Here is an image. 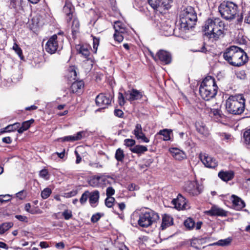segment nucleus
<instances>
[{"mask_svg": "<svg viewBox=\"0 0 250 250\" xmlns=\"http://www.w3.org/2000/svg\"><path fill=\"white\" fill-rule=\"evenodd\" d=\"M223 58L231 65L240 66L248 61L247 54L240 47L231 46L223 53Z\"/></svg>", "mask_w": 250, "mask_h": 250, "instance_id": "obj_1", "label": "nucleus"}, {"mask_svg": "<svg viewBox=\"0 0 250 250\" xmlns=\"http://www.w3.org/2000/svg\"><path fill=\"white\" fill-rule=\"evenodd\" d=\"M246 100L243 94L230 95L226 101L228 112L233 115H240L244 111Z\"/></svg>", "mask_w": 250, "mask_h": 250, "instance_id": "obj_2", "label": "nucleus"}, {"mask_svg": "<svg viewBox=\"0 0 250 250\" xmlns=\"http://www.w3.org/2000/svg\"><path fill=\"white\" fill-rule=\"evenodd\" d=\"M197 20V14L194 9L191 6H188L180 13L179 29L182 32H186L194 26Z\"/></svg>", "mask_w": 250, "mask_h": 250, "instance_id": "obj_3", "label": "nucleus"}, {"mask_svg": "<svg viewBox=\"0 0 250 250\" xmlns=\"http://www.w3.org/2000/svg\"><path fill=\"white\" fill-rule=\"evenodd\" d=\"M218 88L215 79L208 76L204 78L200 84L199 93L204 100L209 101L216 96Z\"/></svg>", "mask_w": 250, "mask_h": 250, "instance_id": "obj_4", "label": "nucleus"}, {"mask_svg": "<svg viewBox=\"0 0 250 250\" xmlns=\"http://www.w3.org/2000/svg\"><path fill=\"white\" fill-rule=\"evenodd\" d=\"M138 225L142 228H148L159 220L158 214L154 211L149 209L142 211L139 214Z\"/></svg>", "mask_w": 250, "mask_h": 250, "instance_id": "obj_5", "label": "nucleus"}, {"mask_svg": "<svg viewBox=\"0 0 250 250\" xmlns=\"http://www.w3.org/2000/svg\"><path fill=\"white\" fill-rule=\"evenodd\" d=\"M237 5L231 1H224L219 7L221 16L226 20L233 19L237 14Z\"/></svg>", "mask_w": 250, "mask_h": 250, "instance_id": "obj_6", "label": "nucleus"}, {"mask_svg": "<svg viewBox=\"0 0 250 250\" xmlns=\"http://www.w3.org/2000/svg\"><path fill=\"white\" fill-rule=\"evenodd\" d=\"M63 39L58 38L57 35L52 36L46 42L45 45L46 51L51 54L61 50L62 48Z\"/></svg>", "mask_w": 250, "mask_h": 250, "instance_id": "obj_7", "label": "nucleus"}, {"mask_svg": "<svg viewBox=\"0 0 250 250\" xmlns=\"http://www.w3.org/2000/svg\"><path fill=\"white\" fill-rule=\"evenodd\" d=\"M148 2L154 10L160 11L169 9L173 0H148Z\"/></svg>", "mask_w": 250, "mask_h": 250, "instance_id": "obj_8", "label": "nucleus"}, {"mask_svg": "<svg viewBox=\"0 0 250 250\" xmlns=\"http://www.w3.org/2000/svg\"><path fill=\"white\" fill-rule=\"evenodd\" d=\"M114 28L115 29L114 40L118 42H122L124 39L123 34L127 32V29L124 24L120 21L114 22Z\"/></svg>", "mask_w": 250, "mask_h": 250, "instance_id": "obj_9", "label": "nucleus"}, {"mask_svg": "<svg viewBox=\"0 0 250 250\" xmlns=\"http://www.w3.org/2000/svg\"><path fill=\"white\" fill-rule=\"evenodd\" d=\"M185 191L192 196L199 195L202 192V188L196 181H188L184 187Z\"/></svg>", "mask_w": 250, "mask_h": 250, "instance_id": "obj_10", "label": "nucleus"}, {"mask_svg": "<svg viewBox=\"0 0 250 250\" xmlns=\"http://www.w3.org/2000/svg\"><path fill=\"white\" fill-rule=\"evenodd\" d=\"M219 23H216V26L212 29V32L210 35V38H213L217 40L220 37H223L224 30L226 26L225 23L219 19Z\"/></svg>", "mask_w": 250, "mask_h": 250, "instance_id": "obj_11", "label": "nucleus"}, {"mask_svg": "<svg viewBox=\"0 0 250 250\" xmlns=\"http://www.w3.org/2000/svg\"><path fill=\"white\" fill-rule=\"evenodd\" d=\"M111 99L112 97L109 94L101 93L96 97L95 102L97 106L105 108L110 104Z\"/></svg>", "mask_w": 250, "mask_h": 250, "instance_id": "obj_12", "label": "nucleus"}, {"mask_svg": "<svg viewBox=\"0 0 250 250\" xmlns=\"http://www.w3.org/2000/svg\"><path fill=\"white\" fill-rule=\"evenodd\" d=\"M152 56L156 61L159 60L165 64H168L171 62V55L170 53L163 50L158 52L155 56L153 55Z\"/></svg>", "mask_w": 250, "mask_h": 250, "instance_id": "obj_13", "label": "nucleus"}, {"mask_svg": "<svg viewBox=\"0 0 250 250\" xmlns=\"http://www.w3.org/2000/svg\"><path fill=\"white\" fill-rule=\"evenodd\" d=\"M200 159L207 167L214 168L218 165V162L214 158L206 153L200 154Z\"/></svg>", "mask_w": 250, "mask_h": 250, "instance_id": "obj_14", "label": "nucleus"}, {"mask_svg": "<svg viewBox=\"0 0 250 250\" xmlns=\"http://www.w3.org/2000/svg\"><path fill=\"white\" fill-rule=\"evenodd\" d=\"M143 96V92L136 89L132 88L125 91V99L130 102L141 99Z\"/></svg>", "mask_w": 250, "mask_h": 250, "instance_id": "obj_15", "label": "nucleus"}, {"mask_svg": "<svg viewBox=\"0 0 250 250\" xmlns=\"http://www.w3.org/2000/svg\"><path fill=\"white\" fill-rule=\"evenodd\" d=\"M170 23V21H167L160 22L159 25L158 24L162 33L166 36L172 35L174 31L173 27L171 26Z\"/></svg>", "mask_w": 250, "mask_h": 250, "instance_id": "obj_16", "label": "nucleus"}, {"mask_svg": "<svg viewBox=\"0 0 250 250\" xmlns=\"http://www.w3.org/2000/svg\"><path fill=\"white\" fill-rule=\"evenodd\" d=\"M133 132L137 139L141 140L142 142L145 143H148L149 142V140L146 137L145 134L143 132L141 124H136Z\"/></svg>", "mask_w": 250, "mask_h": 250, "instance_id": "obj_17", "label": "nucleus"}, {"mask_svg": "<svg viewBox=\"0 0 250 250\" xmlns=\"http://www.w3.org/2000/svg\"><path fill=\"white\" fill-rule=\"evenodd\" d=\"M219 23V19H215L214 20L208 19L206 21L204 26V30L205 32H206V34L209 36V38L211 33L212 32V29L213 28H214V26H216V23Z\"/></svg>", "mask_w": 250, "mask_h": 250, "instance_id": "obj_18", "label": "nucleus"}, {"mask_svg": "<svg viewBox=\"0 0 250 250\" xmlns=\"http://www.w3.org/2000/svg\"><path fill=\"white\" fill-rule=\"evenodd\" d=\"M206 213L210 216L225 217L228 215V212L221 208L214 206L211 207L210 210L207 211Z\"/></svg>", "mask_w": 250, "mask_h": 250, "instance_id": "obj_19", "label": "nucleus"}, {"mask_svg": "<svg viewBox=\"0 0 250 250\" xmlns=\"http://www.w3.org/2000/svg\"><path fill=\"white\" fill-rule=\"evenodd\" d=\"M206 43L203 40L194 42L193 43L191 51L193 52H202L206 53L208 51L206 48Z\"/></svg>", "mask_w": 250, "mask_h": 250, "instance_id": "obj_20", "label": "nucleus"}, {"mask_svg": "<svg viewBox=\"0 0 250 250\" xmlns=\"http://www.w3.org/2000/svg\"><path fill=\"white\" fill-rule=\"evenodd\" d=\"M172 203L175 206V208L179 210L187 208L186 199L181 194H179L176 199H173Z\"/></svg>", "mask_w": 250, "mask_h": 250, "instance_id": "obj_21", "label": "nucleus"}, {"mask_svg": "<svg viewBox=\"0 0 250 250\" xmlns=\"http://www.w3.org/2000/svg\"><path fill=\"white\" fill-rule=\"evenodd\" d=\"M84 82L83 81H76L72 83L70 90L73 93H81L84 88Z\"/></svg>", "mask_w": 250, "mask_h": 250, "instance_id": "obj_22", "label": "nucleus"}, {"mask_svg": "<svg viewBox=\"0 0 250 250\" xmlns=\"http://www.w3.org/2000/svg\"><path fill=\"white\" fill-rule=\"evenodd\" d=\"M173 224V219L170 215L164 214L162 216V222L160 226V229L162 230L166 229Z\"/></svg>", "mask_w": 250, "mask_h": 250, "instance_id": "obj_23", "label": "nucleus"}, {"mask_svg": "<svg viewBox=\"0 0 250 250\" xmlns=\"http://www.w3.org/2000/svg\"><path fill=\"white\" fill-rule=\"evenodd\" d=\"M218 176L223 181L228 182L231 180L234 177V172L232 170H221L218 173Z\"/></svg>", "mask_w": 250, "mask_h": 250, "instance_id": "obj_24", "label": "nucleus"}, {"mask_svg": "<svg viewBox=\"0 0 250 250\" xmlns=\"http://www.w3.org/2000/svg\"><path fill=\"white\" fill-rule=\"evenodd\" d=\"M74 8L69 2H66L63 8V11L66 16V21L70 22L73 18Z\"/></svg>", "mask_w": 250, "mask_h": 250, "instance_id": "obj_25", "label": "nucleus"}, {"mask_svg": "<svg viewBox=\"0 0 250 250\" xmlns=\"http://www.w3.org/2000/svg\"><path fill=\"white\" fill-rule=\"evenodd\" d=\"M109 178H110V176H94L90 179L89 184L91 186L97 187L99 186L100 181L104 182V184L106 182H108L107 179Z\"/></svg>", "mask_w": 250, "mask_h": 250, "instance_id": "obj_26", "label": "nucleus"}, {"mask_svg": "<svg viewBox=\"0 0 250 250\" xmlns=\"http://www.w3.org/2000/svg\"><path fill=\"white\" fill-rule=\"evenodd\" d=\"M169 151L176 160L181 161L186 158L185 153L178 148H171L169 149Z\"/></svg>", "mask_w": 250, "mask_h": 250, "instance_id": "obj_27", "label": "nucleus"}, {"mask_svg": "<svg viewBox=\"0 0 250 250\" xmlns=\"http://www.w3.org/2000/svg\"><path fill=\"white\" fill-rule=\"evenodd\" d=\"M231 198L232 199V205L235 209L239 210L245 207V202L240 198L235 195H232Z\"/></svg>", "mask_w": 250, "mask_h": 250, "instance_id": "obj_28", "label": "nucleus"}, {"mask_svg": "<svg viewBox=\"0 0 250 250\" xmlns=\"http://www.w3.org/2000/svg\"><path fill=\"white\" fill-rule=\"evenodd\" d=\"M195 127L196 130L200 134L204 136H208L209 135V131L208 128L206 127L205 124L201 122H197L195 123Z\"/></svg>", "mask_w": 250, "mask_h": 250, "instance_id": "obj_29", "label": "nucleus"}, {"mask_svg": "<svg viewBox=\"0 0 250 250\" xmlns=\"http://www.w3.org/2000/svg\"><path fill=\"white\" fill-rule=\"evenodd\" d=\"M100 197L99 192L97 190H94L92 192H89V203L92 207H95L93 205L95 204L99 201Z\"/></svg>", "mask_w": 250, "mask_h": 250, "instance_id": "obj_30", "label": "nucleus"}, {"mask_svg": "<svg viewBox=\"0 0 250 250\" xmlns=\"http://www.w3.org/2000/svg\"><path fill=\"white\" fill-rule=\"evenodd\" d=\"M130 150L134 153H136L139 155L144 153L147 151L146 146L142 145H136L133 147L130 148Z\"/></svg>", "mask_w": 250, "mask_h": 250, "instance_id": "obj_31", "label": "nucleus"}, {"mask_svg": "<svg viewBox=\"0 0 250 250\" xmlns=\"http://www.w3.org/2000/svg\"><path fill=\"white\" fill-rule=\"evenodd\" d=\"M76 49L79 54H81L84 58L88 59L90 52L87 47L84 45H78Z\"/></svg>", "mask_w": 250, "mask_h": 250, "instance_id": "obj_32", "label": "nucleus"}, {"mask_svg": "<svg viewBox=\"0 0 250 250\" xmlns=\"http://www.w3.org/2000/svg\"><path fill=\"white\" fill-rule=\"evenodd\" d=\"M80 23L78 19H74L72 25V34L73 38H76V35L79 32Z\"/></svg>", "mask_w": 250, "mask_h": 250, "instance_id": "obj_33", "label": "nucleus"}, {"mask_svg": "<svg viewBox=\"0 0 250 250\" xmlns=\"http://www.w3.org/2000/svg\"><path fill=\"white\" fill-rule=\"evenodd\" d=\"M125 157L124 152L120 148H118L115 152V158L119 162H123Z\"/></svg>", "mask_w": 250, "mask_h": 250, "instance_id": "obj_34", "label": "nucleus"}, {"mask_svg": "<svg viewBox=\"0 0 250 250\" xmlns=\"http://www.w3.org/2000/svg\"><path fill=\"white\" fill-rule=\"evenodd\" d=\"M207 237H204L201 239H194L192 240L190 242V246L192 247L195 248L196 249L199 250L200 249V244L202 243L205 240L208 239Z\"/></svg>", "mask_w": 250, "mask_h": 250, "instance_id": "obj_35", "label": "nucleus"}, {"mask_svg": "<svg viewBox=\"0 0 250 250\" xmlns=\"http://www.w3.org/2000/svg\"><path fill=\"white\" fill-rule=\"evenodd\" d=\"M13 223L12 222H5L0 225V234H2L10 228L12 227Z\"/></svg>", "mask_w": 250, "mask_h": 250, "instance_id": "obj_36", "label": "nucleus"}, {"mask_svg": "<svg viewBox=\"0 0 250 250\" xmlns=\"http://www.w3.org/2000/svg\"><path fill=\"white\" fill-rule=\"evenodd\" d=\"M243 137L245 144L248 148H250V128L244 132Z\"/></svg>", "mask_w": 250, "mask_h": 250, "instance_id": "obj_37", "label": "nucleus"}, {"mask_svg": "<svg viewBox=\"0 0 250 250\" xmlns=\"http://www.w3.org/2000/svg\"><path fill=\"white\" fill-rule=\"evenodd\" d=\"M170 131L167 129L161 130L158 133V134L163 135L164 136L163 140L164 141H167L170 140Z\"/></svg>", "mask_w": 250, "mask_h": 250, "instance_id": "obj_38", "label": "nucleus"}, {"mask_svg": "<svg viewBox=\"0 0 250 250\" xmlns=\"http://www.w3.org/2000/svg\"><path fill=\"white\" fill-rule=\"evenodd\" d=\"M20 125V123H15L12 125H7L5 127V129H6V131H9V132L14 131L19 128Z\"/></svg>", "mask_w": 250, "mask_h": 250, "instance_id": "obj_39", "label": "nucleus"}, {"mask_svg": "<svg viewBox=\"0 0 250 250\" xmlns=\"http://www.w3.org/2000/svg\"><path fill=\"white\" fill-rule=\"evenodd\" d=\"M184 225L187 229H191L195 226V222L192 219L189 218L185 221Z\"/></svg>", "mask_w": 250, "mask_h": 250, "instance_id": "obj_40", "label": "nucleus"}, {"mask_svg": "<svg viewBox=\"0 0 250 250\" xmlns=\"http://www.w3.org/2000/svg\"><path fill=\"white\" fill-rule=\"evenodd\" d=\"M22 0H11L9 4L10 8L17 9L21 7V5Z\"/></svg>", "mask_w": 250, "mask_h": 250, "instance_id": "obj_41", "label": "nucleus"}, {"mask_svg": "<svg viewBox=\"0 0 250 250\" xmlns=\"http://www.w3.org/2000/svg\"><path fill=\"white\" fill-rule=\"evenodd\" d=\"M68 77L73 80H76L77 78V72L74 66H70L68 69Z\"/></svg>", "mask_w": 250, "mask_h": 250, "instance_id": "obj_42", "label": "nucleus"}, {"mask_svg": "<svg viewBox=\"0 0 250 250\" xmlns=\"http://www.w3.org/2000/svg\"><path fill=\"white\" fill-rule=\"evenodd\" d=\"M87 133L86 131H82L77 132L76 134H74L73 136H74L75 141H79L81 140L82 138L86 137Z\"/></svg>", "mask_w": 250, "mask_h": 250, "instance_id": "obj_43", "label": "nucleus"}, {"mask_svg": "<svg viewBox=\"0 0 250 250\" xmlns=\"http://www.w3.org/2000/svg\"><path fill=\"white\" fill-rule=\"evenodd\" d=\"M52 193L51 189L48 188H44L41 192V196L44 199H47Z\"/></svg>", "mask_w": 250, "mask_h": 250, "instance_id": "obj_44", "label": "nucleus"}, {"mask_svg": "<svg viewBox=\"0 0 250 250\" xmlns=\"http://www.w3.org/2000/svg\"><path fill=\"white\" fill-rule=\"evenodd\" d=\"M118 103L120 106H123L125 104V93L123 94V93L119 92L118 94Z\"/></svg>", "mask_w": 250, "mask_h": 250, "instance_id": "obj_45", "label": "nucleus"}, {"mask_svg": "<svg viewBox=\"0 0 250 250\" xmlns=\"http://www.w3.org/2000/svg\"><path fill=\"white\" fill-rule=\"evenodd\" d=\"M89 191H85L82 195L80 199V202L82 204H84L89 197Z\"/></svg>", "mask_w": 250, "mask_h": 250, "instance_id": "obj_46", "label": "nucleus"}, {"mask_svg": "<svg viewBox=\"0 0 250 250\" xmlns=\"http://www.w3.org/2000/svg\"><path fill=\"white\" fill-rule=\"evenodd\" d=\"M115 199L112 197H107L105 200V205L108 208H111L113 205Z\"/></svg>", "mask_w": 250, "mask_h": 250, "instance_id": "obj_47", "label": "nucleus"}, {"mask_svg": "<svg viewBox=\"0 0 250 250\" xmlns=\"http://www.w3.org/2000/svg\"><path fill=\"white\" fill-rule=\"evenodd\" d=\"M34 122V119H31L28 121H26L22 123L21 126L24 128V129L27 130Z\"/></svg>", "mask_w": 250, "mask_h": 250, "instance_id": "obj_48", "label": "nucleus"}, {"mask_svg": "<svg viewBox=\"0 0 250 250\" xmlns=\"http://www.w3.org/2000/svg\"><path fill=\"white\" fill-rule=\"evenodd\" d=\"M13 50H15V52L19 55V56L22 59L23 57L22 56V52L21 48L19 46V45L17 43H14L13 46Z\"/></svg>", "mask_w": 250, "mask_h": 250, "instance_id": "obj_49", "label": "nucleus"}, {"mask_svg": "<svg viewBox=\"0 0 250 250\" xmlns=\"http://www.w3.org/2000/svg\"><path fill=\"white\" fill-rule=\"evenodd\" d=\"M236 77L240 80H245L247 78V75L244 70H240L236 73Z\"/></svg>", "mask_w": 250, "mask_h": 250, "instance_id": "obj_50", "label": "nucleus"}, {"mask_svg": "<svg viewBox=\"0 0 250 250\" xmlns=\"http://www.w3.org/2000/svg\"><path fill=\"white\" fill-rule=\"evenodd\" d=\"M62 215L65 220H69L72 217V211L68 209L65 210L62 212Z\"/></svg>", "mask_w": 250, "mask_h": 250, "instance_id": "obj_51", "label": "nucleus"}, {"mask_svg": "<svg viewBox=\"0 0 250 250\" xmlns=\"http://www.w3.org/2000/svg\"><path fill=\"white\" fill-rule=\"evenodd\" d=\"M124 143H125V145L126 146L129 147V146H135V144L136 142L133 139H126L125 140Z\"/></svg>", "mask_w": 250, "mask_h": 250, "instance_id": "obj_52", "label": "nucleus"}, {"mask_svg": "<svg viewBox=\"0 0 250 250\" xmlns=\"http://www.w3.org/2000/svg\"><path fill=\"white\" fill-rule=\"evenodd\" d=\"M93 38V47L95 52H96L98 46L99 44V39L95 37L92 36Z\"/></svg>", "mask_w": 250, "mask_h": 250, "instance_id": "obj_53", "label": "nucleus"}, {"mask_svg": "<svg viewBox=\"0 0 250 250\" xmlns=\"http://www.w3.org/2000/svg\"><path fill=\"white\" fill-rule=\"evenodd\" d=\"M63 142H74V136L73 135L67 136L60 138Z\"/></svg>", "mask_w": 250, "mask_h": 250, "instance_id": "obj_54", "label": "nucleus"}, {"mask_svg": "<svg viewBox=\"0 0 250 250\" xmlns=\"http://www.w3.org/2000/svg\"><path fill=\"white\" fill-rule=\"evenodd\" d=\"M101 216L100 213H97L93 215L91 218V221L93 223L97 222L101 218Z\"/></svg>", "mask_w": 250, "mask_h": 250, "instance_id": "obj_55", "label": "nucleus"}, {"mask_svg": "<svg viewBox=\"0 0 250 250\" xmlns=\"http://www.w3.org/2000/svg\"><path fill=\"white\" fill-rule=\"evenodd\" d=\"M115 193V190L112 187H108L106 189V196L107 197H111Z\"/></svg>", "mask_w": 250, "mask_h": 250, "instance_id": "obj_56", "label": "nucleus"}, {"mask_svg": "<svg viewBox=\"0 0 250 250\" xmlns=\"http://www.w3.org/2000/svg\"><path fill=\"white\" fill-rule=\"evenodd\" d=\"M244 22L250 24V10L247 11V13H244Z\"/></svg>", "mask_w": 250, "mask_h": 250, "instance_id": "obj_57", "label": "nucleus"}, {"mask_svg": "<svg viewBox=\"0 0 250 250\" xmlns=\"http://www.w3.org/2000/svg\"><path fill=\"white\" fill-rule=\"evenodd\" d=\"M48 175V171L46 169H43L40 172V177L47 179L46 177Z\"/></svg>", "mask_w": 250, "mask_h": 250, "instance_id": "obj_58", "label": "nucleus"}, {"mask_svg": "<svg viewBox=\"0 0 250 250\" xmlns=\"http://www.w3.org/2000/svg\"><path fill=\"white\" fill-rule=\"evenodd\" d=\"M15 218L18 219L20 221L22 222H27V218L25 216L21 215H16Z\"/></svg>", "mask_w": 250, "mask_h": 250, "instance_id": "obj_59", "label": "nucleus"}, {"mask_svg": "<svg viewBox=\"0 0 250 250\" xmlns=\"http://www.w3.org/2000/svg\"><path fill=\"white\" fill-rule=\"evenodd\" d=\"M221 111L216 109H213L211 110V113L215 116H218L219 117L221 118L222 117V114L221 113Z\"/></svg>", "mask_w": 250, "mask_h": 250, "instance_id": "obj_60", "label": "nucleus"}, {"mask_svg": "<svg viewBox=\"0 0 250 250\" xmlns=\"http://www.w3.org/2000/svg\"><path fill=\"white\" fill-rule=\"evenodd\" d=\"M114 114L116 116L118 117H122L124 115V112L122 110L120 109H115L114 110Z\"/></svg>", "mask_w": 250, "mask_h": 250, "instance_id": "obj_61", "label": "nucleus"}, {"mask_svg": "<svg viewBox=\"0 0 250 250\" xmlns=\"http://www.w3.org/2000/svg\"><path fill=\"white\" fill-rule=\"evenodd\" d=\"M30 208H31V205H30V203H27L25 204V210L31 213V214H34L35 213V212L33 210H31L30 209Z\"/></svg>", "mask_w": 250, "mask_h": 250, "instance_id": "obj_62", "label": "nucleus"}, {"mask_svg": "<svg viewBox=\"0 0 250 250\" xmlns=\"http://www.w3.org/2000/svg\"><path fill=\"white\" fill-rule=\"evenodd\" d=\"M229 242L228 241L227 239L224 240H221L217 242V244L221 246H225L228 244Z\"/></svg>", "mask_w": 250, "mask_h": 250, "instance_id": "obj_63", "label": "nucleus"}, {"mask_svg": "<svg viewBox=\"0 0 250 250\" xmlns=\"http://www.w3.org/2000/svg\"><path fill=\"white\" fill-rule=\"evenodd\" d=\"M2 140L3 143L8 144H11L12 142L11 138L10 137H4L2 138Z\"/></svg>", "mask_w": 250, "mask_h": 250, "instance_id": "obj_64", "label": "nucleus"}]
</instances>
